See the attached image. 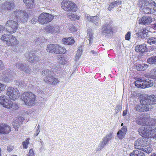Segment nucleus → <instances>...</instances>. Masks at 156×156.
<instances>
[{"label": "nucleus", "mask_w": 156, "mask_h": 156, "mask_svg": "<svg viewBox=\"0 0 156 156\" xmlns=\"http://www.w3.org/2000/svg\"><path fill=\"white\" fill-rule=\"evenodd\" d=\"M12 14L16 17V19L14 20H8L6 23L5 27L0 25V33L2 32L5 29L10 34L15 33L18 26V23L25 22L28 20V16L25 10H16L13 11Z\"/></svg>", "instance_id": "obj_1"}, {"label": "nucleus", "mask_w": 156, "mask_h": 156, "mask_svg": "<svg viewBox=\"0 0 156 156\" xmlns=\"http://www.w3.org/2000/svg\"><path fill=\"white\" fill-rule=\"evenodd\" d=\"M139 99L141 104L136 105L134 108L138 112H147L151 108L152 105L156 104V95L147 96L142 99L140 97Z\"/></svg>", "instance_id": "obj_2"}, {"label": "nucleus", "mask_w": 156, "mask_h": 156, "mask_svg": "<svg viewBox=\"0 0 156 156\" xmlns=\"http://www.w3.org/2000/svg\"><path fill=\"white\" fill-rule=\"evenodd\" d=\"M21 98L25 105L28 106H31L35 105V95L30 92H24L21 95Z\"/></svg>", "instance_id": "obj_3"}, {"label": "nucleus", "mask_w": 156, "mask_h": 156, "mask_svg": "<svg viewBox=\"0 0 156 156\" xmlns=\"http://www.w3.org/2000/svg\"><path fill=\"white\" fill-rule=\"evenodd\" d=\"M134 146L136 148L140 150L147 154L151 153L153 149L149 145H147V143L144 141L143 139L139 138L135 142Z\"/></svg>", "instance_id": "obj_4"}, {"label": "nucleus", "mask_w": 156, "mask_h": 156, "mask_svg": "<svg viewBox=\"0 0 156 156\" xmlns=\"http://www.w3.org/2000/svg\"><path fill=\"white\" fill-rule=\"evenodd\" d=\"M46 50L48 52L56 54L64 53L66 49L61 46L56 44H50L47 46Z\"/></svg>", "instance_id": "obj_5"}, {"label": "nucleus", "mask_w": 156, "mask_h": 156, "mask_svg": "<svg viewBox=\"0 0 156 156\" xmlns=\"http://www.w3.org/2000/svg\"><path fill=\"white\" fill-rule=\"evenodd\" d=\"M6 94L10 99L14 101L18 99L20 96V94L18 89L11 87L8 88Z\"/></svg>", "instance_id": "obj_6"}, {"label": "nucleus", "mask_w": 156, "mask_h": 156, "mask_svg": "<svg viewBox=\"0 0 156 156\" xmlns=\"http://www.w3.org/2000/svg\"><path fill=\"white\" fill-rule=\"evenodd\" d=\"M62 7L65 11L70 12H75L77 10L76 4L71 2H63L61 3Z\"/></svg>", "instance_id": "obj_7"}, {"label": "nucleus", "mask_w": 156, "mask_h": 156, "mask_svg": "<svg viewBox=\"0 0 156 156\" xmlns=\"http://www.w3.org/2000/svg\"><path fill=\"white\" fill-rule=\"evenodd\" d=\"M54 16L51 14L43 12L39 16L38 21L42 24H44L51 22Z\"/></svg>", "instance_id": "obj_8"}, {"label": "nucleus", "mask_w": 156, "mask_h": 156, "mask_svg": "<svg viewBox=\"0 0 156 156\" xmlns=\"http://www.w3.org/2000/svg\"><path fill=\"white\" fill-rule=\"evenodd\" d=\"M113 138V133H110L105 136L102 139V141L99 144L98 147L100 149L103 148L106 146L108 142Z\"/></svg>", "instance_id": "obj_9"}, {"label": "nucleus", "mask_w": 156, "mask_h": 156, "mask_svg": "<svg viewBox=\"0 0 156 156\" xmlns=\"http://www.w3.org/2000/svg\"><path fill=\"white\" fill-rule=\"evenodd\" d=\"M25 56L28 60L31 63H36L39 61V57L37 56L31 52L26 53Z\"/></svg>", "instance_id": "obj_10"}, {"label": "nucleus", "mask_w": 156, "mask_h": 156, "mask_svg": "<svg viewBox=\"0 0 156 156\" xmlns=\"http://www.w3.org/2000/svg\"><path fill=\"white\" fill-rule=\"evenodd\" d=\"M53 73L48 77H44L43 80L46 83L50 84L55 85L59 82L58 79L55 78Z\"/></svg>", "instance_id": "obj_11"}, {"label": "nucleus", "mask_w": 156, "mask_h": 156, "mask_svg": "<svg viewBox=\"0 0 156 156\" xmlns=\"http://www.w3.org/2000/svg\"><path fill=\"white\" fill-rule=\"evenodd\" d=\"M16 68L23 71L26 73H31V69L25 64L18 62L16 63Z\"/></svg>", "instance_id": "obj_12"}, {"label": "nucleus", "mask_w": 156, "mask_h": 156, "mask_svg": "<svg viewBox=\"0 0 156 156\" xmlns=\"http://www.w3.org/2000/svg\"><path fill=\"white\" fill-rule=\"evenodd\" d=\"M150 127L147 126L141 127L138 129V132L142 136H149Z\"/></svg>", "instance_id": "obj_13"}, {"label": "nucleus", "mask_w": 156, "mask_h": 156, "mask_svg": "<svg viewBox=\"0 0 156 156\" xmlns=\"http://www.w3.org/2000/svg\"><path fill=\"white\" fill-rule=\"evenodd\" d=\"M101 34L103 36H106L108 34L112 33V28L110 25L108 24H106L102 27Z\"/></svg>", "instance_id": "obj_14"}, {"label": "nucleus", "mask_w": 156, "mask_h": 156, "mask_svg": "<svg viewBox=\"0 0 156 156\" xmlns=\"http://www.w3.org/2000/svg\"><path fill=\"white\" fill-rule=\"evenodd\" d=\"M45 32L46 33H56L59 31V28L57 25H48L45 28Z\"/></svg>", "instance_id": "obj_15"}, {"label": "nucleus", "mask_w": 156, "mask_h": 156, "mask_svg": "<svg viewBox=\"0 0 156 156\" xmlns=\"http://www.w3.org/2000/svg\"><path fill=\"white\" fill-rule=\"evenodd\" d=\"M152 22L151 17L143 16L139 20L140 24L143 25H148Z\"/></svg>", "instance_id": "obj_16"}, {"label": "nucleus", "mask_w": 156, "mask_h": 156, "mask_svg": "<svg viewBox=\"0 0 156 156\" xmlns=\"http://www.w3.org/2000/svg\"><path fill=\"white\" fill-rule=\"evenodd\" d=\"M9 71L7 70H4L2 72V76L1 78V80L6 83L9 82L11 80L9 78Z\"/></svg>", "instance_id": "obj_17"}, {"label": "nucleus", "mask_w": 156, "mask_h": 156, "mask_svg": "<svg viewBox=\"0 0 156 156\" xmlns=\"http://www.w3.org/2000/svg\"><path fill=\"white\" fill-rule=\"evenodd\" d=\"M14 4L12 2H5L2 4L1 6L3 9L5 10H10L14 7Z\"/></svg>", "instance_id": "obj_18"}, {"label": "nucleus", "mask_w": 156, "mask_h": 156, "mask_svg": "<svg viewBox=\"0 0 156 156\" xmlns=\"http://www.w3.org/2000/svg\"><path fill=\"white\" fill-rule=\"evenodd\" d=\"M11 130L10 126L5 124L0 125V133L5 134L9 133Z\"/></svg>", "instance_id": "obj_19"}, {"label": "nucleus", "mask_w": 156, "mask_h": 156, "mask_svg": "<svg viewBox=\"0 0 156 156\" xmlns=\"http://www.w3.org/2000/svg\"><path fill=\"white\" fill-rule=\"evenodd\" d=\"M147 119L145 118H142L139 116H136L135 118V120L137 124L143 126H147V125H148V123H147Z\"/></svg>", "instance_id": "obj_20"}, {"label": "nucleus", "mask_w": 156, "mask_h": 156, "mask_svg": "<svg viewBox=\"0 0 156 156\" xmlns=\"http://www.w3.org/2000/svg\"><path fill=\"white\" fill-rule=\"evenodd\" d=\"M10 37L9 41L7 43V44L9 46H12L16 45L18 43V41L16 37L12 35H9Z\"/></svg>", "instance_id": "obj_21"}, {"label": "nucleus", "mask_w": 156, "mask_h": 156, "mask_svg": "<svg viewBox=\"0 0 156 156\" xmlns=\"http://www.w3.org/2000/svg\"><path fill=\"white\" fill-rule=\"evenodd\" d=\"M10 101L6 98L5 96H0V104L3 107L6 108Z\"/></svg>", "instance_id": "obj_22"}, {"label": "nucleus", "mask_w": 156, "mask_h": 156, "mask_svg": "<svg viewBox=\"0 0 156 156\" xmlns=\"http://www.w3.org/2000/svg\"><path fill=\"white\" fill-rule=\"evenodd\" d=\"M135 48L136 52H140L141 54H143L146 50V45L145 44L137 45L135 47Z\"/></svg>", "instance_id": "obj_23"}, {"label": "nucleus", "mask_w": 156, "mask_h": 156, "mask_svg": "<svg viewBox=\"0 0 156 156\" xmlns=\"http://www.w3.org/2000/svg\"><path fill=\"white\" fill-rule=\"evenodd\" d=\"M57 58L58 61L61 64H65L69 60L67 56L60 55L58 56Z\"/></svg>", "instance_id": "obj_24"}, {"label": "nucleus", "mask_w": 156, "mask_h": 156, "mask_svg": "<svg viewBox=\"0 0 156 156\" xmlns=\"http://www.w3.org/2000/svg\"><path fill=\"white\" fill-rule=\"evenodd\" d=\"M138 5V6L142 9L146 6H149L150 5V1H147L144 0H139Z\"/></svg>", "instance_id": "obj_25"}, {"label": "nucleus", "mask_w": 156, "mask_h": 156, "mask_svg": "<svg viewBox=\"0 0 156 156\" xmlns=\"http://www.w3.org/2000/svg\"><path fill=\"white\" fill-rule=\"evenodd\" d=\"M62 42L64 44L70 45L74 43V40L72 37L67 38H64L62 39Z\"/></svg>", "instance_id": "obj_26"}, {"label": "nucleus", "mask_w": 156, "mask_h": 156, "mask_svg": "<svg viewBox=\"0 0 156 156\" xmlns=\"http://www.w3.org/2000/svg\"><path fill=\"white\" fill-rule=\"evenodd\" d=\"M23 1L27 8L31 9L34 6V0H23Z\"/></svg>", "instance_id": "obj_27"}, {"label": "nucleus", "mask_w": 156, "mask_h": 156, "mask_svg": "<svg viewBox=\"0 0 156 156\" xmlns=\"http://www.w3.org/2000/svg\"><path fill=\"white\" fill-rule=\"evenodd\" d=\"M87 38H89V45H90V44L93 42L94 36L93 31L92 30L89 29L87 31Z\"/></svg>", "instance_id": "obj_28"}, {"label": "nucleus", "mask_w": 156, "mask_h": 156, "mask_svg": "<svg viewBox=\"0 0 156 156\" xmlns=\"http://www.w3.org/2000/svg\"><path fill=\"white\" fill-rule=\"evenodd\" d=\"M53 73V72L48 69H47L43 70L41 74L43 76H45L44 77H48Z\"/></svg>", "instance_id": "obj_29"}, {"label": "nucleus", "mask_w": 156, "mask_h": 156, "mask_svg": "<svg viewBox=\"0 0 156 156\" xmlns=\"http://www.w3.org/2000/svg\"><path fill=\"white\" fill-rule=\"evenodd\" d=\"M148 67V66L146 64H140L136 66V69L138 71H144Z\"/></svg>", "instance_id": "obj_30"}, {"label": "nucleus", "mask_w": 156, "mask_h": 156, "mask_svg": "<svg viewBox=\"0 0 156 156\" xmlns=\"http://www.w3.org/2000/svg\"><path fill=\"white\" fill-rule=\"evenodd\" d=\"M82 46H80L78 48L75 56V60L77 61L79 59L82 53Z\"/></svg>", "instance_id": "obj_31"}, {"label": "nucleus", "mask_w": 156, "mask_h": 156, "mask_svg": "<svg viewBox=\"0 0 156 156\" xmlns=\"http://www.w3.org/2000/svg\"><path fill=\"white\" fill-rule=\"evenodd\" d=\"M18 108V105L15 103H13L11 101L10 102L6 108L13 109V110H16Z\"/></svg>", "instance_id": "obj_32"}, {"label": "nucleus", "mask_w": 156, "mask_h": 156, "mask_svg": "<svg viewBox=\"0 0 156 156\" xmlns=\"http://www.w3.org/2000/svg\"><path fill=\"white\" fill-rule=\"evenodd\" d=\"M144 153L143 152L137 150H134L130 153V156H143Z\"/></svg>", "instance_id": "obj_33"}, {"label": "nucleus", "mask_w": 156, "mask_h": 156, "mask_svg": "<svg viewBox=\"0 0 156 156\" xmlns=\"http://www.w3.org/2000/svg\"><path fill=\"white\" fill-rule=\"evenodd\" d=\"M147 123H148V125H147V126L151 127L156 124V120L154 119L149 118L147 119Z\"/></svg>", "instance_id": "obj_34"}, {"label": "nucleus", "mask_w": 156, "mask_h": 156, "mask_svg": "<svg viewBox=\"0 0 156 156\" xmlns=\"http://www.w3.org/2000/svg\"><path fill=\"white\" fill-rule=\"evenodd\" d=\"M150 132H149V136H151L152 137L156 138V128L152 127H150Z\"/></svg>", "instance_id": "obj_35"}, {"label": "nucleus", "mask_w": 156, "mask_h": 156, "mask_svg": "<svg viewBox=\"0 0 156 156\" xmlns=\"http://www.w3.org/2000/svg\"><path fill=\"white\" fill-rule=\"evenodd\" d=\"M67 15L68 18L72 20L75 21L76 20H79V16L75 14H70L68 13Z\"/></svg>", "instance_id": "obj_36"}, {"label": "nucleus", "mask_w": 156, "mask_h": 156, "mask_svg": "<svg viewBox=\"0 0 156 156\" xmlns=\"http://www.w3.org/2000/svg\"><path fill=\"white\" fill-rule=\"evenodd\" d=\"M151 75H146L145 76L147 78H151L154 79L156 77V67L152 70L151 72Z\"/></svg>", "instance_id": "obj_37"}, {"label": "nucleus", "mask_w": 156, "mask_h": 156, "mask_svg": "<svg viewBox=\"0 0 156 156\" xmlns=\"http://www.w3.org/2000/svg\"><path fill=\"white\" fill-rule=\"evenodd\" d=\"M151 79H147L146 80V83H147V87H149L152 86L153 85V83L154 81V79L152 77L150 78Z\"/></svg>", "instance_id": "obj_38"}, {"label": "nucleus", "mask_w": 156, "mask_h": 156, "mask_svg": "<svg viewBox=\"0 0 156 156\" xmlns=\"http://www.w3.org/2000/svg\"><path fill=\"white\" fill-rule=\"evenodd\" d=\"M9 35L7 34H4L3 35H2L1 37V40L5 42L7 44V43L8 41H9L10 38L9 37H10L9 36Z\"/></svg>", "instance_id": "obj_39"}, {"label": "nucleus", "mask_w": 156, "mask_h": 156, "mask_svg": "<svg viewBox=\"0 0 156 156\" xmlns=\"http://www.w3.org/2000/svg\"><path fill=\"white\" fill-rule=\"evenodd\" d=\"M148 30L146 29H144L143 31L140 33V34L141 37L146 38L147 37Z\"/></svg>", "instance_id": "obj_40"}, {"label": "nucleus", "mask_w": 156, "mask_h": 156, "mask_svg": "<svg viewBox=\"0 0 156 156\" xmlns=\"http://www.w3.org/2000/svg\"><path fill=\"white\" fill-rule=\"evenodd\" d=\"M147 42L150 45L156 44V37H152L149 38L147 40Z\"/></svg>", "instance_id": "obj_41"}, {"label": "nucleus", "mask_w": 156, "mask_h": 156, "mask_svg": "<svg viewBox=\"0 0 156 156\" xmlns=\"http://www.w3.org/2000/svg\"><path fill=\"white\" fill-rule=\"evenodd\" d=\"M149 6H146L144 9H142L143 11L145 13H151V9L149 7Z\"/></svg>", "instance_id": "obj_42"}, {"label": "nucleus", "mask_w": 156, "mask_h": 156, "mask_svg": "<svg viewBox=\"0 0 156 156\" xmlns=\"http://www.w3.org/2000/svg\"><path fill=\"white\" fill-rule=\"evenodd\" d=\"M149 6H150L151 8H153V9L156 11V3L153 1H150V5Z\"/></svg>", "instance_id": "obj_43"}, {"label": "nucleus", "mask_w": 156, "mask_h": 156, "mask_svg": "<svg viewBox=\"0 0 156 156\" xmlns=\"http://www.w3.org/2000/svg\"><path fill=\"white\" fill-rule=\"evenodd\" d=\"M126 134L124 133L123 132H122L121 131H119L118 133H117V135L118 137L120 139H123Z\"/></svg>", "instance_id": "obj_44"}, {"label": "nucleus", "mask_w": 156, "mask_h": 156, "mask_svg": "<svg viewBox=\"0 0 156 156\" xmlns=\"http://www.w3.org/2000/svg\"><path fill=\"white\" fill-rule=\"evenodd\" d=\"M155 59V56H152L147 59V62L149 64H154V61Z\"/></svg>", "instance_id": "obj_45"}, {"label": "nucleus", "mask_w": 156, "mask_h": 156, "mask_svg": "<svg viewBox=\"0 0 156 156\" xmlns=\"http://www.w3.org/2000/svg\"><path fill=\"white\" fill-rule=\"evenodd\" d=\"M30 139L29 138H27L25 141H24L23 143V147L24 148H27V145L29 144V140Z\"/></svg>", "instance_id": "obj_46"}, {"label": "nucleus", "mask_w": 156, "mask_h": 156, "mask_svg": "<svg viewBox=\"0 0 156 156\" xmlns=\"http://www.w3.org/2000/svg\"><path fill=\"white\" fill-rule=\"evenodd\" d=\"M135 83L136 86L140 88V86H141V84H143L141 80H139L135 81Z\"/></svg>", "instance_id": "obj_47"}, {"label": "nucleus", "mask_w": 156, "mask_h": 156, "mask_svg": "<svg viewBox=\"0 0 156 156\" xmlns=\"http://www.w3.org/2000/svg\"><path fill=\"white\" fill-rule=\"evenodd\" d=\"M142 84H141V86H140V88H145L147 87V85L146 83H145L146 82V80H142Z\"/></svg>", "instance_id": "obj_48"}, {"label": "nucleus", "mask_w": 156, "mask_h": 156, "mask_svg": "<svg viewBox=\"0 0 156 156\" xmlns=\"http://www.w3.org/2000/svg\"><path fill=\"white\" fill-rule=\"evenodd\" d=\"M98 17L97 16H94L92 22L94 24H95L96 23H98Z\"/></svg>", "instance_id": "obj_49"}, {"label": "nucleus", "mask_w": 156, "mask_h": 156, "mask_svg": "<svg viewBox=\"0 0 156 156\" xmlns=\"http://www.w3.org/2000/svg\"><path fill=\"white\" fill-rule=\"evenodd\" d=\"M131 35V33L130 32H128L126 34L125 36V38L126 40H129L130 39Z\"/></svg>", "instance_id": "obj_50"}, {"label": "nucleus", "mask_w": 156, "mask_h": 156, "mask_svg": "<svg viewBox=\"0 0 156 156\" xmlns=\"http://www.w3.org/2000/svg\"><path fill=\"white\" fill-rule=\"evenodd\" d=\"M115 4L113 2H112L109 5L108 9L109 10H111L112 9H113L115 7Z\"/></svg>", "instance_id": "obj_51"}, {"label": "nucleus", "mask_w": 156, "mask_h": 156, "mask_svg": "<svg viewBox=\"0 0 156 156\" xmlns=\"http://www.w3.org/2000/svg\"><path fill=\"white\" fill-rule=\"evenodd\" d=\"M6 87V85L0 83V91H3Z\"/></svg>", "instance_id": "obj_52"}, {"label": "nucleus", "mask_w": 156, "mask_h": 156, "mask_svg": "<svg viewBox=\"0 0 156 156\" xmlns=\"http://www.w3.org/2000/svg\"><path fill=\"white\" fill-rule=\"evenodd\" d=\"M26 84L24 83V82L23 81H20L19 86L21 88H24L26 86Z\"/></svg>", "instance_id": "obj_53"}, {"label": "nucleus", "mask_w": 156, "mask_h": 156, "mask_svg": "<svg viewBox=\"0 0 156 156\" xmlns=\"http://www.w3.org/2000/svg\"><path fill=\"white\" fill-rule=\"evenodd\" d=\"M69 29L70 31L73 32H75L76 31L75 27L73 25H71L69 27Z\"/></svg>", "instance_id": "obj_54"}, {"label": "nucleus", "mask_w": 156, "mask_h": 156, "mask_svg": "<svg viewBox=\"0 0 156 156\" xmlns=\"http://www.w3.org/2000/svg\"><path fill=\"white\" fill-rule=\"evenodd\" d=\"M120 131H121L122 132H123L126 134L127 131V128L126 126H123L122 128L121 129Z\"/></svg>", "instance_id": "obj_55"}, {"label": "nucleus", "mask_w": 156, "mask_h": 156, "mask_svg": "<svg viewBox=\"0 0 156 156\" xmlns=\"http://www.w3.org/2000/svg\"><path fill=\"white\" fill-rule=\"evenodd\" d=\"M28 156H34V154L33 150L30 149L29 150Z\"/></svg>", "instance_id": "obj_56"}, {"label": "nucleus", "mask_w": 156, "mask_h": 156, "mask_svg": "<svg viewBox=\"0 0 156 156\" xmlns=\"http://www.w3.org/2000/svg\"><path fill=\"white\" fill-rule=\"evenodd\" d=\"M38 20L37 19L35 18H32L30 21L31 23L33 24H35L37 21Z\"/></svg>", "instance_id": "obj_57"}, {"label": "nucleus", "mask_w": 156, "mask_h": 156, "mask_svg": "<svg viewBox=\"0 0 156 156\" xmlns=\"http://www.w3.org/2000/svg\"><path fill=\"white\" fill-rule=\"evenodd\" d=\"M113 2L115 4V6H118L122 4V2L119 1L114 2Z\"/></svg>", "instance_id": "obj_58"}, {"label": "nucleus", "mask_w": 156, "mask_h": 156, "mask_svg": "<svg viewBox=\"0 0 156 156\" xmlns=\"http://www.w3.org/2000/svg\"><path fill=\"white\" fill-rule=\"evenodd\" d=\"M4 64L2 61L1 60H0V70H1L3 69L4 67Z\"/></svg>", "instance_id": "obj_59"}, {"label": "nucleus", "mask_w": 156, "mask_h": 156, "mask_svg": "<svg viewBox=\"0 0 156 156\" xmlns=\"http://www.w3.org/2000/svg\"><path fill=\"white\" fill-rule=\"evenodd\" d=\"M7 148L8 151L9 152H10L13 149V147L12 146H9L7 147Z\"/></svg>", "instance_id": "obj_60"}, {"label": "nucleus", "mask_w": 156, "mask_h": 156, "mask_svg": "<svg viewBox=\"0 0 156 156\" xmlns=\"http://www.w3.org/2000/svg\"><path fill=\"white\" fill-rule=\"evenodd\" d=\"M94 16H88L87 17V19L90 21L92 22V20L93 19Z\"/></svg>", "instance_id": "obj_61"}, {"label": "nucleus", "mask_w": 156, "mask_h": 156, "mask_svg": "<svg viewBox=\"0 0 156 156\" xmlns=\"http://www.w3.org/2000/svg\"><path fill=\"white\" fill-rule=\"evenodd\" d=\"M40 131V130L37 129L36 133L34 134V136H37L39 133Z\"/></svg>", "instance_id": "obj_62"}, {"label": "nucleus", "mask_w": 156, "mask_h": 156, "mask_svg": "<svg viewBox=\"0 0 156 156\" xmlns=\"http://www.w3.org/2000/svg\"><path fill=\"white\" fill-rule=\"evenodd\" d=\"M13 125L15 129L16 130L18 129V126H19V124H18L17 123H15V124Z\"/></svg>", "instance_id": "obj_63"}, {"label": "nucleus", "mask_w": 156, "mask_h": 156, "mask_svg": "<svg viewBox=\"0 0 156 156\" xmlns=\"http://www.w3.org/2000/svg\"><path fill=\"white\" fill-rule=\"evenodd\" d=\"M15 82L16 84L19 87L20 81L19 80H16L15 81Z\"/></svg>", "instance_id": "obj_64"}]
</instances>
